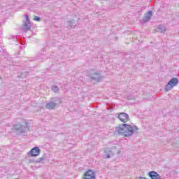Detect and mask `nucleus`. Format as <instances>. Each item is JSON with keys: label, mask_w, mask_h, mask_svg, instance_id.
Listing matches in <instances>:
<instances>
[{"label": "nucleus", "mask_w": 179, "mask_h": 179, "mask_svg": "<svg viewBox=\"0 0 179 179\" xmlns=\"http://www.w3.org/2000/svg\"><path fill=\"white\" fill-rule=\"evenodd\" d=\"M138 128L136 126H131L128 124H122L115 129V131L119 135L127 137L133 135L134 132L138 131Z\"/></svg>", "instance_id": "nucleus-1"}, {"label": "nucleus", "mask_w": 179, "mask_h": 179, "mask_svg": "<svg viewBox=\"0 0 179 179\" xmlns=\"http://www.w3.org/2000/svg\"><path fill=\"white\" fill-rule=\"evenodd\" d=\"M13 131L16 132L18 135H24L29 131V125L27 123L21 124L20 123L14 124L13 127Z\"/></svg>", "instance_id": "nucleus-2"}, {"label": "nucleus", "mask_w": 179, "mask_h": 179, "mask_svg": "<svg viewBox=\"0 0 179 179\" xmlns=\"http://www.w3.org/2000/svg\"><path fill=\"white\" fill-rule=\"evenodd\" d=\"M88 76L90 78L91 82H92L94 85H96V83H99V82H101V79H103V76L101 75V73L99 71H91L88 74Z\"/></svg>", "instance_id": "nucleus-3"}, {"label": "nucleus", "mask_w": 179, "mask_h": 179, "mask_svg": "<svg viewBox=\"0 0 179 179\" xmlns=\"http://www.w3.org/2000/svg\"><path fill=\"white\" fill-rule=\"evenodd\" d=\"M178 85V79L177 78H172L165 86V92H170V90Z\"/></svg>", "instance_id": "nucleus-4"}, {"label": "nucleus", "mask_w": 179, "mask_h": 179, "mask_svg": "<svg viewBox=\"0 0 179 179\" xmlns=\"http://www.w3.org/2000/svg\"><path fill=\"white\" fill-rule=\"evenodd\" d=\"M59 104H61V99L59 98H55L52 101L46 104V108L52 110V108H55V107L59 106Z\"/></svg>", "instance_id": "nucleus-5"}, {"label": "nucleus", "mask_w": 179, "mask_h": 179, "mask_svg": "<svg viewBox=\"0 0 179 179\" xmlns=\"http://www.w3.org/2000/svg\"><path fill=\"white\" fill-rule=\"evenodd\" d=\"M117 118H119L122 122L125 124V122H128V121H129V115L126 113H120L118 114Z\"/></svg>", "instance_id": "nucleus-6"}, {"label": "nucleus", "mask_w": 179, "mask_h": 179, "mask_svg": "<svg viewBox=\"0 0 179 179\" xmlns=\"http://www.w3.org/2000/svg\"><path fill=\"white\" fill-rule=\"evenodd\" d=\"M31 157H37V156H40V153H41V150L38 147H34L29 152Z\"/></svg>", "instance_id": "nucleus-7"}, {"label": "nucleus", "mask_w": 179, "mask_h": 179, "mask_svg": "<svg viewBox=\"0 0 179 179\" xmlns=\"http://www.w3.org/2000/svg\"><path fill=\"white\" fill-rule=\"evenodd\" d=\"M84 179H96V175L92 170H88L84 174Z\"/></svg>", "instance_id": "nucleus-8"}, {"label": "nucleus", "mask_w": 179, "mask_h": 179, "mask_svg": "<svg viewBox=\"0 0 179 179\" xmlns=\"http://www.w3.org/2000/svg\"><path fill=\"white\" fill-rule=\"evenodd\" d=\"M152 16H153V11L149 10L143 17V22L146 23L148 22H149V20H150V19H152Z\"/></svg>", "instance_id": "nucleus-9"}, {"label": "nucleus", "mask_w": 179, "mask_h": 179, "mask_svg": "<svg viewBox=\"0 0 179 179\" xmlns=\"http://www.w3.org/2000/svg\"><path fill=\"white\" fill-rule=\"evenodd\" d=\"M114 156V151L111 148H106L104 150V157L106 159H110Z\"/></svg>", "instance_id": "nucleus-10"}, {"label": "nucleus", "mask_w": 179, "mask_h": 179, "mask_svg": "<svg viewBox=\"0 0 179 179\" xmlns=\"http://www.w3.org/2000/svg\"><path fill=\"white\" fill-rule=\"evenodd\" d=\"M30 29H31V23H30V22H25L24 24L23 31H27V30H30Z\"/></svg>", "instance_id": "nucleus-11"}, {"label": "nucleus", "mask_w": 179, "mask_h": 179, "mask_svg": "<svg viewBox=\"0 0 179 179\" xmlns=\"http://www.w3.org/2000/svg\"><path fill=\"white\" fill-rule=\"evenodd\" d=\"M47 159V155L44 154L43 155H42L41 157L40 158H38L36 160V163H44V160H46Z\"/></svg>", "instance_id": "nucleus-12"}, {"label": "nucleus", "mask_w": 179, "mask_h": 179, "mask_svg": "<svg viewBox=\"0 0 179 179\" xmlns=\"http://www.w3.org/2000/svg\"><path fill=\"white\" fill-rule=\"evenodd\" d=\"M29 76V73L27 71H24L18 75V78L20 79H24V78H27Z\"/></svg>", "instance_id": "nucleus-13"}, {"label": "nucleus", "mask_w": 179, "mask_h": 179, "mask_svg": "<svg viewBox=\"0 0 179 179\" xmlns=\"http://www.w3.org/2000/svg\"><path fill=\"white\" fill-rule=\"evenodd\" d=\"M67 24L69 27H75L76 26V22L73 20L68 21Z\"/></svg>", "instance_id": "nucleus-14"}, {"label": "nucleus", "mask_w": 179, "mask_h": 179, "mask_svg": "<svg viewBox=\"0 0 179 179\" xmlns=\"http://www.w3.org/2000/svg\"><path fill=\"white\" fill-rule=\"evenodd\" d=\"M157 33H164L166 28L164 27H159L155 29Z\"/></svg>", "instance_id": "nucleus-15"}, {"label": "nucleus", "mask_w": 179, "mask_h": 179, "mask_svg": "<svg viewBox=\"0 0 179 179\" xmlns=\"http://www.w3.org/2000/svg\"><path fill=\"white\" fill-rule=\"evenodd\" d=\"M52 90L55 93H58V92H59V87H58V86H57V85L52 86Z\"/></svg>", "instance_id": "nucleus-16"}, {"label": "nucleus", "mask_w": 179, "mask_h": 179, "mask_svg": "<svg viewBox=\"0 0 179 179\" xmlns=\"http://www.w3.org/2000/svg\"><path fill=\"white\" fill-rule=\"evenodd\" d=\"M34 20H36V22H40V20H41V18H40L38 16H35Z\"/></svg>", "instance_id": "nucleus-17"}, {"label": "nucleus", "mask_w": 179, "mask_h": 179, "mask_svg": "<svg viewBox=\"0 0 179 179\" xmlns=\"http://www.w3.org/2000/svg\"><path fill=\"white\" fill-rule=\"evenodd\" d=\"M25 19H26V22H30V20H29V15H25Z\"/></svg>", "instance_id": "nucleus-18"}, {"label": "nucleus", "mask_w": 179, "mask_h": 179, "mask_svg": "<svg viewBox=\"0 0 179 179\" xmlns=\"http://www.w3.org/2000/svg\"><path fill=\"white\" fill-rule=\"evenodd\" d=\"M13 38H16V36H13Z\"/></svg>", "instance_id": "nucleus-19"}, {"label": "nucleus", "mask_w": 179, "mask_h": 179, "mask_svg": "<svg viewBox=\"0 0 179 179\" xmlns=\"http://www.w3.org/2000/svg\"><path fill=\"white\" fill-rule=\"evenodd\" d=\"M101 1H108V0H101Z\"/></svg>", "instance_id": "nucleus-20"}]
</instances>
